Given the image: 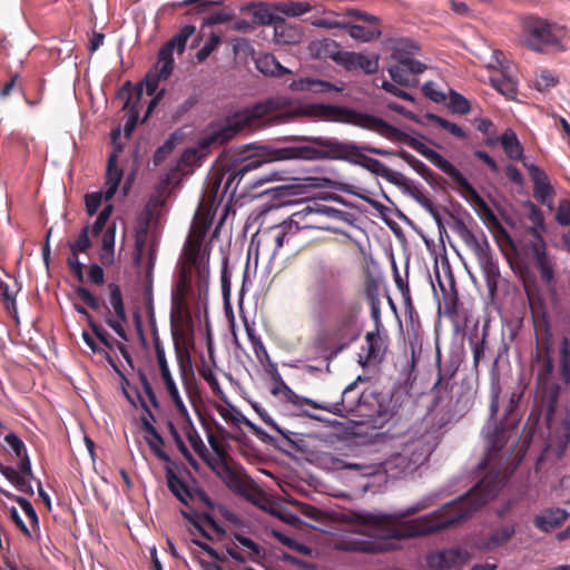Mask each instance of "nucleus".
I'll return each instance as SVG.
<instances>
[{
    "instance_id": "obj_1",
    "label": "nucleus",
    "mask_w": 570,
    "mask_h": 570,
    "mask_svg": "<svg viewBox=\"0 0 570 570\" xmlns=\"http://www.w3.org/2000/svg\"><path fill=\"white\" fill-rule=\"evenodd\" d=\"M286 106L287 100L284 98H269L233 112L227 116L222 124L228 129L230 138L233 139L236 134L254 126L259 119L274 111H281L275 116L279 122H287L302 117L346 122L373 131L390 141L407 145L444 173L453 184L464 190V175L451 161L434 149L428 147L417 138L410 136L377 116L343 106L327 104H309L282 111Z\"/></svg>"
},
{
    "instance_id": "obj_2",
    "label": "nucleus",
    "mask_w": 570,
    "mask_h": 570,
    "mask_svg": "<svg viewBox=\"0 0 570 570\" xmlns=\"http://www.w3.org/2000/svg\"><path fill=\"white\" fill-rule=\"evenodd\" d=\"M432 391L434 397L428 412L406 431L392 433L387 430L375 434L377 441L400 448L385 460V473L394 478L413 474L439 446L442 430L463 417L472 406L470 396L453 382V374L446 379L439 374Z\"/></svg>"
},
{
    "instance_id": "obj_3",
    "label": "nucleus",
    "mask_w": 570,
    "mask_h": 570,
    "mask_svg": "<svg viewBox=\"0 0 570 570\" xmlns=\"http://www.w3.org/2000/svg\"><path fill=\"white\" fill-rule=\"evenodd\" d=\"M304 303L311 322L323 333L317 342L326 338L335 344L327 360L358 340L362 302L350 295L340 271L325 265L315 268L304 285Z\"/></svg>"
},
{
    "instance_id": "obj_4",
    "label": "nucleus",
    "mask_w": 570,
    "mask_h": 570,
    "mask_svg": "<svg viewBox=\"0 0 570 570\" xmlns=\"http://www.w3.org/2000/svg\"><path fill=\"white\" fill-rule=\"evenodd\" d=\"M502 488L499 475L487 474L468 493L458 500L445 504L441 510L407 522H401L406 517L415 514L426 507L425 502H417L406 509L394 512L391 517L400 524L391 529L386 538L410 539L429 535L453 524L469 519L476 510L493 500Z\"/></svg>"
},
{
    "instance_id": "obj_5",
    "label": "nucleus",
    "mask_w": 570,
    "mask_h": 570,
    "mask_svg": "<svg viewBox=\"0 0 570 570\" xmlns=\"http://www.w3.org/2000/svg\"><path fill=\"white\" fill-rule=\"evenodd\" d=\"M317 147L291 146L276 151L277 159H304L316 160L323 158L346 160L358 165L371 174L384 178L399 188L406 177L401 171L393 170L376 158L365 155L364 146L350 141H341L336 138L320 137L315 140Z\"/></svg>"
},
{
    "instance_id": "obj_6",
    "label": "nucleus",
    "mask_w": 570,
    "mask_h": 570,
    "mask_svg": "<svg viewBox=\"0 0 570 570\" xmlns=\"http://www.w3.org/2000/svg\"><path fill=\"white\" fill-rule=\"evenodd\" d=\"M358 381H361V376L342 391L341 397L336 402H317L289 391L293 397L292 404L297 407L308 405L334 415L351 417L355 423L381 429L393 417L394 412L383 405L373 392H361Z\"/></svg>"
},
{
    "instance_id": "obj_7",
    "label": "nucleus",
    "mask_w": 570,
    "mask_h": 570,
    "mask_svg": "<svg viewBox=\"0 0 570 570\" xmlns=\"http://www.w3.org/2000/svg\"><path fill=\"white\" fill-rule=\"evenodd\" d=\"M451 229L475 255L483 273L487 287L490 293H493L498 287L500 269L498 263L493 258L492 249L485 234L483 232H473V229H471L460 216L451 214Z\"/></svg>"
},
{
    "instance_id": "obj_8",
    "label": "nucleus",
    "mask_w": 570,
    "mask_h": 570,
    "mask_svg": "<svg viewBox=\"0 0 570 570\" xmlns=\"http://www.w3.org/2000/svg\"><path fill=\"white\" fill-rule=\"evenodd\" d=\"M276 151L277 149H274L272 153H265L264 147L259 148V151L252 148L238 151L226 167L223 197L228 195L230 199L234 198L240 183L249 174L259 169L266 163L278 160Z\"/></svg>"
},
{
    "instance_id": "obj_9",
    "label": "nucleus",
    "mask_w": 570,
    "mask_h": 570,
    "mask_svg": "<svg viewBox=\"0 0 570 570\" xmlns=\"http://www.w3.org/2000/svg\"><path fill=\"white\" fill-rule=\"evenodd\" d=\"M569 38L564 26L540 18H530L524 24V43L535 52L564 51Z\"/></svg>"
},
{
    "instance_id": "obj_10",
    "label": "nucleus",
    "mask_w": 570,
    "mask_h": 570,
    "mask_svg": "<svg viewBox=\"0 0 570 570\" xmlns=\"http://www.w3.org/2000/svg\"><path fill=\"white\" fill-rule=\"evenodd\" d=\"M6 446L2 448L10 456L17 459V466L2 465L4 476L19 492L32 494L31 485L32 470L28 451L23 441L13 432L3 436Z\"/></svg>"
},
{
    "instance_id": "obj_11",
    "label": "nucleus",
    "mask_w": 570,
    "mask_h": 570,
    "mask_svg": "<svg viewBox=\"0 0 570 570\" xmlns=\"http://www.w3.org/2000/svg\"><path fill=\"white\" fill-rule=\"evenodd\" d=\"M500 407V389L499 386L492 387L491 390V403H490V417L484 424L482 429V434L484 436L485 446L488 451V455L491 452H497L501 450L507 441L509 430L507 424H509L508 420H503L501 417L500 421H497V414Z\"/></svg>"
},
{
    "instance_id": "obj_12",
    "label": "nucleus",
    "mask_w": 570,
    "mask_h": 570,
    "mask_svg": "<svg viewBox=\"0 0 570 570\" xmlns=\"http://www.w3.org/2000/svg\"><path fill=\"white\" fill-rule=\"evenodd\" d=\"M117 160L118 155L116 151H112L108 156L105 191H95L87 194L85 196L86 212L89 216H92L97 213L101 205L102 198H105L106 200H110L117 193L120 181L122 179V169L117 167Z\"/></svg>"
},
{
    "instance_id": "obj_13",
    "label": "nucleus",
    "mask_w": 570,
    "mask_h": 570,
    "mask_svg": "<svg viewBox=\"0 0 570 570\" xmlns=\"http://www.w3.org/2000/svg\"><path fill=\"white\" fill-rule=\"evenodd\" d=\"M392 58L396 63L389 68V73L393 81L401 86H414L416 82L415 77L426 69L424 63L400 48H395Z\"/></svg>"
},
{
    "instance_id": "obj_14",
    "label": "nucleus",
    "mask_w": 570,
    "mask_h": 570,
    "mask_svg": "<svg viewBox=\"0 0 570 570\" xmlns=\"http://www.w3.org/2000/svg\"><path fill=\"white\" fill-rule=\"evenodd\" d=\"M534 240L530 243L529 248L532 259L538 269L542 282L547 286H554L556 283V262L547 252V244L537 229L532 228Z\"/></svg>"
},
{
    "instance_id": "obj_15",
    "label": "nucleus",
    "mask_w": 570,
    "mask_h": 570,
    "mask_svg": "<svg viewBox=\"0 0 570 570\" xmlns=\"http://www.w3.org/2000/svg\"><path fill=\"white\" fill-rule=\"evenodd\" d=\"M188 291H189V287L186 283L185 277H180L171 291L170 326H171L173 338L175 341L176 355L180 363L181 368H184V365H183L184 352L179 344V334H178V330H177V322L183 317V314L186 311L185 299L188 295Z\"/></svg>"
},
{
    "instance_id": "obj_16",
    "label": "nucleus",
    "mask_w": 570,
    "mask_h": 570,
    "mask_svg": "<svg viewBox=\"0 0 570 570\" xmlns=\"http://www.w3.org/2000/svg\"><path fill=\"white\" fill-rule=\"evenodd\" d=\"M523 166L532 181L534 199L549 210H553L556 190L549 175L535 164L523 161Z\"/></svg>"
},
{
    "instance_id": "obj_17",
    "label": "nucleus",
    "mask_w": 570,
    "mask_h": 570,
    "mask_svg": "<svg viewBox=\"0 0 570 570\" xmlns=\"http://www.w3.org/2000/svg\"><path fill=\"white\" fill-rule=\"evenodd\" d=\"M336 213V209L327 207L325 205H316V207L307 205L301 210L293 213L289 217L298 233L305 229L327 230L330 228L321 224V218L323 216L333 217L335 216Z\"/></svg>"
},
{
    "instance_id": "obj_18",
    "label": "nucleus",
    "mask_w": 570,
    "mask_h": 570,
    "mask_svg": "<svg viewBox=\"0 0 570 570\" xmlns=\"http://www.w3.org/2000/svg\"><path fill=\"white\" fill-rule=\"evenodd\" d=\"M153 342H154L157 363L159 366L160 376L165 384L167 393L170 396V399H171L173 403L175 404V406L177 407V410L180 413H187V409L184 404V401L180 396L179 390H178V387L175 383V380L173 377V374L170 372V368H169V365H168V362L166 358L165 348L161 344L159 336L155 335L153 338Z\"/></svg>"
},
{
    "instance_id": "obj_19",
    "label": "nucleus",
    "mask_w": 570,
    "mask_h": 570,
    "mask_svg": "<svg viewBox=\"0 0 570 570\" xmlns=\"http://www.w3.org/2000/svg\"><path fill=\"white\" fill-rule=\"evenodd\" d=\"M138 402L140 403L141 407L145 411V415L141 416V424L145 432L148 434L145 439L147 444L149 445L151 452L163 462H170L169 455L164 451V439L158 433L156 428L153 425L151 421L155 420L153 412L150 411L149 406L147 405L146 401L141 396L139 392H137L136 395Z\"/></svg>"
},
{
    "instance_id": "obj_20",
    "label": "nucleus",
    "mask_w": 570,
    "mask_h": 570,
    "mask_svg": "<svg viewBox=\"0 0 570 570\" xmlns=\"http://www.w3.org/2000/svg\"><path fill=\"white\" fill-rule=\"evenodd\" d=\"M387 350L386 335L381 331H371L365 335V345L360 353V364L362 366L380 364Z\"/></svg>"
},
{
    "instance_id": "obj_21",
    "label": "nucleus",
    "mask_w": 570,
    "mask_h": 570,
    "mask_svg": "<svg viewBox=\"0 0 570 570\" xmlns=\"http://www.w3.org/2000/svg\"><path fill=\"white\" fill-rule=\"evenodd\" d=\"M298 232L291 217L262 232V242L272 248L275 255L285 244H289L297 236Z\"/></svg>"
},
{
    "instance_id": "obj_22",
    "label": "nucleus",
    "mask_w": 570,
    "mask_h": 570,
    "mask_svg": "<svg viewBox=\"0 0 570 570\" xmlns=\"http://www.w3.org/2000/svg\"><path fill=\"white\" fill-rule=\"evenodd\" d=\"M109 304L114 309L115 315L108 317L106 323L108 326L122 340L128 341L124 324L127 323V314L122 301L121 289L118 284L110 283L108 285Z\"/></svg>"
},
{
    "instance_id": "obj_23",
    "label": "nucleus",
    "mask_w": 570,
    "mask_h": 570,
    "mask_svg": "<svg viewBox=\"0 0 570 570\" xmlns=\"http://www.w3.org/2000/svg\"><path fill=\"white\" fill-rule=\"evenodd\" d=\"M469 552L461 548H450L431 552L426 556V563L434 570H450L469 560Z\"/></svg>"
},
{
    "instance_id": "obj_24",
    "label": "nucleus",
    "mask_w": 570,
    "mask_h": 570,
    "mask_svg": "<svg viewBox=\"0 0 570 570\" xmlns=\"http://www.w3.org/2000/svg\"><path fill=\"white\" fill-rule=\"evenodd\" d=\"M230 140L232 138L228 129L223 126L222 121H217L210 122L208 125V127L198 138L196 145L202 151H205L207 155H209L212 148L219 147Z\"/></svg>"
},
{
    "instance_id": "obj_25",
    "label": "nucleus",
    "mask_w": 570,
    "mask_h": 570,
    "mask_svg": "<svg viewBox=\"0 0 570 570\" xmlns=\"http://www.w3.org/2000/svg\"><path fill=\"white\" fill-rule=\"evenodd\" d=\"M569 518V512L562 508L544 509L533 518V525L544 533H550L561 527Z\"/></svg>"
},
{
    "instance_id": "obj_26",
    "label": "nucleus",
    "mask_w": 570,
    "mask_h": 570,
    "mask_svg": "<svg viewBox=\"0 0 570 570\" xmlns=\"http://www.w3.org/2000/svg\"><path fill=\"white\" fill-rule=\"evenodd\" d=\"M335 469L348 470L360 476H372L385 472V461L377 463H368L365 461H351L347 459H335L333 461Z\"/></svg>"
},
{
    "instance_id": "obj_27",
    "label": "nucleus",
    "mask_w": 570,
    "mask_h": 570,
    "mask_svg": "<svg viewBox=\"0 0 570 570\" xmlns=\"http://www.w3.org/2000/svg\"><path fill=\"white\" fill-rule=\"evenodd\" d=\"M438 279L440 276L438 275ZM440 289L442 293V302L439 301V312L450 318L458 315L459 297L454 288V282L451 278L449 288H446L441 281H439Z\"/></svg>"
},
{
    "instance_id": "obj_28",
    "label": "nucleus",
    "mask_w": 570,
    "mask_h": 570,
    "mask_svg": "<svg viewBox=\"0 0 570 570\" xmlns=\"http://www.w3.org/2000/svg\"><path fill=\"white\" fill-rule=\"evenodd\" d=\"M118 95L120 97L127 96V99L124 105V109H129L128 119L125 124V131L127 134L131 132V130L135 128L137 121H138V109L136 105L131 106V100L136 99L139 100L141 97V90H131L130 82H126L121 89L119 90Z\"/></svg>"
},
{
    "instance_id": "obj_29",
    "label": "nucleus",
    "mask_w": 570,
    "mask_h": 570,
    "mask_svg": "<svg viewBox=\"0 0 570 570\" xmlns=\"http://www.w3.org/2000/svg\"><path fill=\"white\" fill-rule=\"evenodd\" d=\"M303 38V32L299 28L291 26L284 19H281L274 24V41L277 45H292L298 43Z\"/></svg>"
},
{
    "instance_id": "obj_30",
    "label": "nucleus",
    "mask_w": 570,
    "mask_h": 570,
    "mask_svg": "<svg viewBox=\"0 0 570 570\" xmlns=\"http://www.w3.org/2000/svg\"><path fill=\"white\" fill-rule=\"evenodd\" d=\"M166 481L169 491L183 504L188 505L193 499V493L186 483L174 470H166Z\"/></svg>"
},
{
    "instance_id": "obj_31",
    "label": "nucleus",
    "mask_w": 570,
    "mask_h": 570,
    "mask_svg": "<svg viewBox=\"0 0 570 570\" xmlns=\"http://www.w3.org/2000/svg\"><path fill=\"white\" fill-rule=\"evenodd\" d=\"M256 68L259 72L271 77H282L292 73V71L279 63V61L272 53L259 56L255 61Z\"/></svg>"
},
{
    "instance_id": "obj_32",
    "label": "nucleus",
    "mask_w": 570,
    "mask_h": 570,
    "mask_svg": "<svg viewBox=\"0 0 570 570\" xmlns=\"http://www.w3.org/2000/svg\"><path fill=\"white\" fill-rule=\"evenodd\" d=\"M515 534V523H507L495 528L483 543L485 550L499 548L509 542Z\"/></svg>"
},
{
    "instance_id": "obj_33",
    "label": "nucleus",
    "mask_w": 570,
    "mask_h": 570,
    "mask_svg": "<svg viewBox=\"0 0 570 570\" xmlns=\"http://www.w3.org/2000/svg\"><path fill=\"white\" fill-rule=\"evenodd\" d=\"M340 548L344 550L373 552L381 549V544L370 540V538L363 533H352L341 542Z\"/></svg>"
},
{
    "instance_id": "obj_34",
    "label": "nucleus",
    "mask_w": 570,
    "mask_h": 570,
    "mask_svg": "<svg viewBox=\"0 0 570 570\" xmlns=\"http://www.w3.org/2000/svg\"><path fill=\"white\" fill-rule=\"evenodd\" d=\"M344 29L347 30V33L351 38L362 42H370L372 40L379 39L382 36L380 26H361L346 22L344 23Z\"/></svg>"
},
{
    "instance_id": "obj_35",
    "label": "nucleus",
    "mask_w": 570,
    "mask_h": 570,
    "mask_svg": "<svg viewBox=\"0 0 570 570\" xmlns=\"http://www.w3.org/2000/svg\"><path fill=\"white\" fill-rule=\"evenodd\" d=\"M397 157L403 159L417 175H420L430 186L436 183L434 173L419 158L405 150H400Z\"/></svg>"
},
{
    "instance_id": "obj_36",
    "label": "nucleus",
    "mask_w": 570,
    "mask_h": 570,
    "mask_svg": "<svg viewBox=\"0 0 570 570\" xmlns=\"http://www.w3.org/2000/svg\"><path fill=\"white\" fill-rule=\"evenodd\" d=\"M399 189L403 194L411 196L426 212H432L434 209L435 204L432 199L424 195L421 188L410 178L405 177L402 185L399 186Z\"/></svg>"
},
{
    "instance_id": "obj_37",
    "label": "nucleus",
    "mask_w": 570,
    "mask_h": 570,
    "mask_svg": "<svg viewBox=\"0 0 570 570\" xmlns=\"http://www.w3.org/2000/svg\"><path fill=\"white\" fill-rule=\"evenodd\" d=\"M500 141L505 155L513 160H519L523 156V146L517 134L512 129H507L500 137Z\"/></svg>"
},
{
    "instance_id": "obj_38",
    "label": "nucleus",
    "mask_w": 570,
    "mask_h": 570,
    "mask_svg": "<svg viewBox=\"0 0 570 570\" xmlns=\"http://www.w3.org/2000/svg\"><path fill=\"white\" fill-rule=\"evenodd\" d=\"M196 28L193 24L183 26L178 32L173 36L163 47L161 49L167 50L174 53V50H178L179 53H183L186 47L188 39L195 33Z\"/></svg>"
},
{
    "instance_id": "obj_39",
    "label": "nucleus",
    "mask_w": 570,
    "mask_h": 570,
    "mask_svg": "<svg viewBox=\"0 0 570 570\" xmlns=\"http://www.w3.org/2000/svg\"><path fill=\"white\" fill-rule=\"evenodd\" d=\"M490 83L503 96L514 99L518 94V83L512 76L505 71L490 78Z\"/></svg>"
},
{
    "instance_id": "obj_40",
    "label": "nucleus",
    "mask_w": 570,
    "mask_h": 570,
    "mask_svg": "<svg viewBox=\"0 0 570 570\" xmlns=\"http://www.w3.org/2000/svg\"><path fill=\"white\" fill-rule=\"evenodd\" d=\"M116 225L109 226L102 235L100 261L104 265H110L115 259Z\"/></svg>"
},
{
    "instance_id": "obj_41",
    "label": "nucleus",
    "mask_w": 570,
    "mask_h": 570,
    "mask_svg": "<svg viewBox=\"0 0 570 570\" xmlns=\"http://www.w3.org/2000/svg\"><path fill=\"white\" fill-rule=\"evenodd\" d=\"M7 277L13 282V288L10 287L8 283L2 282V303L6 304L7 312L13 317V320L19 323L17 306H16V294L20 291L16 278L7 275Z\"/></svg>"
},
{
    "instance_id": "obj_42",
    "label": "nucleus",
    "mask_w": 570,
    "mask_h": 570,
    "mask_svg": "<svg viewBox=\"0 0 570 570\" xmlns=\"http://www.w3.org/2000/svg\"><path fill=\"white\" fill-rule=\"evenodd\" d=\"M570 442V416L560 421L552 435V444L558 448V455L564 453Z\"/></svg>"
},
{
    "instance_id": "obj_43",
    "label": "nucleus",
    "mask_w": 570,
    "mask_h": 570,
    "mask_svg": "<svg viewBox=\"0 0 570 570\" xmlns=\"http://www.w3.org/2000/svg\"><path fill=\"white\" fill-rule=\"evenodd\" d=\"M218 478L234 493H237V494L245 493L246 483L232 466H229L227 470H225L223 473H220L218 475Z\"/></svg>"
},
{
    "instance_id": "obj_44",
    "label": "nucleus",
    "mask_w": 570,
    "mask_h": 570,
    "mask_svg": "<svg viewBox=\"0 0 570 570\" xmlns=\"http://www.w3.org/2000/svg\"><path fill=\"white\" fill-rule=\"evenodd\" d=\"M218 478L234 493H237V494L245 493L246 483L232 466H229L227 470H225L223 473H220L218 475Z\"/></svg>"
},
{
    "instance_id": "obj_45",
    "label": "nucleus",
    "mask_w": 570,
    "mask_h": 570,
    "mask_svg": "<svg viewBox=\"0 0 570 570\" xmlns=\"http://www.w3.org/2000/svg\"><path fill=\"white\" fill-rule=\"evenodd\" d=\"M522 396H523V389H521V387H517L510 393L509 400L504 405V413L502 416L503 420H508V421L511 420V421H513V423L515 421H518L517 410L519 407Z\"/></svg>"
},
{
    "instance_id": "obj_46",
    "label": "nucleus",
    "mask_w": 570,
    "mask_h": 570,
    "mask_svg": "<svg viewBox=\"0 0 570 570\" xmlns=\"http://www.w3.org/2000/svg\"><path fill=\"white\" fill-rule=\"evenodd\" d=\"M336 52H341V48L333 39H323L315 43V53L320 59H332L335 62Z\"/></svg>"
},
{
    "instance_id": "obj_47",
    "label": "nucleus",
    "mask_w": 570,
    "mask_h": 570,
    "mask_svg": "<svg viewBox=\"0 0 570 570\" xmlns=\"http://www.w3.org/2000/svg\"><path fill=\"white\" fill-rule=\"evenodd\" d=\"M174 69V57L173 52H169L164 49H159L158 52V62H157V73L161 80H166L169 78Z\"/></svg>"
},
{
    "instance_id": "obj_48",
    "label": "nucleus",
    "mask_w": 570,
    "mask_h": 570,
    "mask_svg": "<svg viewBox=\"0 0 570 570\" xmlns=\"http://www.w3.org/2000/svg\"><path fill=\"white\" fill-rule=\"evenodd\" d=\"M428 119L431 122H433L434 125L446 130L449 134H451L452 136H454L456 138H460V139L466 138V132L462 127H460L459 125H456L454 122L449 121L448 119H445L439 115L429 114Z\"/></svg>"
},
{
    "instance_id": "obj_49",
    "label": "nucleus",
    "mask_w": 570,
    "mask_h": 570,
    "mask_svg": "<svg viewBox=\"0 0 570 570\" xmlns=\"http://www.w3.org/2000/svg\"><path fill=\"white\" fill-rule=\"evenodd\" d=\"M207 156L205 151H202L199 147L195 145V147L187 148L183 153L180 163L186 167H200Z\"/></svg>"
},
{
    "instance_id": "obj_50",
    "label": "nucleus",
    "mask_w": 570,
    "mask_h": 570,
    "mask_svg": "<svg viewBox=\"0 0 570 570\" xmlns=\"http://www.w3.org/2000/svg\"><path fill=\"white\" fill-rule=\"evenodd\" d=\"M272 534L275 539H277L282 544L286 546L287 548H289L298 553L305 554V556L312 554L311 547H308L302 542H298L297 540L286 535L282 531L273 530Z\"/></svg>"
},
{
    "instance_id": "obj_51",
    "label": "nucleus",
    "mask_w": 570,
    "mask_h": 570,
    "mask_svg": "<svg viewBox=\"0 0 570 570\" xmlns=\"http://www.w3.org/2000/svg\"><path fill=\"white\" fill-rule=\"evenodd\" d=\"M448 107L458 115H466L471 110L469 100L453 89H450Z\"/></svg>"
},
{
    "instance_id": "obj_52",
    "label": "nucleus",
    "mask_w": 570,
    "mask_h": 570,
    "mask_svg": "<svg viewBox=\"0 0 570 570\" xmlns=\"http://www.w3.org/2000/svg\"><path fill=\"white\" fill-rule=\"evenodd\" d=\"M233 17H234V12L232 9H228V8H223L215 12H210L206 17L203 18L202 29H204L206 27L228 22L233 19Z\"/></svg>"
},
{
    "instance_id": "obj_53",
    "label": "nucleus",
    "mask_w": 570,
    "mask_h": 570,
    "mask_svg": "<svg viewBox=\"0 0 570 570\" xmlns=\"http://www.w3.org/2000/svg\"><path fill=\"white\" fill-rule=\"evenodd\" d=\"M278 10L287 17H301L312 10V6L305 1H289L282 3Z\"/></svg>"
},
{
    "instance_id": "obj_54",
    "label": "nucleus",
    "mask_w": 570,
    "mask_h": 570,
    "mask_svg": "<svg viewBox=\"0 0 570 570\" xmlns=\"http://www.w3.org/2000/svg\"><path fill=\"white\" fill-rule=\"evenodd\" d=\"M358 68L367 75L375 73L379 70V55L358 52L357 69Z\"/></svg>"
},
{
    "instance_id": "obj_55",
    "label": "nucleus",
    "mask_w": 570,
    "mask_h": 570,
    "mask_svg": "<svg viewBox=\"0 0 570 570\" xmlns=\"http://www.w3.org/2000/svg\"><path fill=\"white\" fill-rule=\"evenodd\" d=\"M91 246L89 238V226H85L78 238L75 242L69 243L70 253L78 254L85 253Z\"/></svg>"
},
{
    "instance_id": "obj_56",
    "label": "nucleus",
    "mask_w": 570,
    "mask_h": 570,
    "mask_svg": "<svg viewBox=\"0 0 570 570\" xmlns=\"http://www.w3.org/2000/svg\"><path fill=\"white\" fill-rule=\"evenodd\" d=\"M266 373L271 376V379L279 384L283 390H284V395L286 397V400L292 403V395L289 394V391H293L289 386L286 385V383L283 381L279 372H278V368H277V364L274 363L273 361L268 362V363H265V366H264Z\"/></svg>"
},
{
    "instance_id": "obj_57",
    "label": "nucleus",
    "mask_w": 570,
    "mask_h": 570,
    "mask_svg": "<svg viewBox=\"0 0 570 570\" xmlns=\"http://www.w3.org/2000/svg\"><path fill=\"white\" fill-rule=\"evenodd\" d=\"M560 370L566 382L570 381V347L567 338L561 342Z\"/></svg>"
},
{
    "instance_id": "obj_58",
    "label": "nucleus",
    "mask_w": 570,
    "mask_h": 570,
    "mask_svg": "<svg viewBox=\"0 0 570 570\" xmlns=\"http://www.w3.org/2000/svg\"><path fill=\"white\" fill-rule=\"evenodd\" d=\"M337 58H335V62L346 70L352 71L357 69V60L358 52H351L341 50V52H336Z\"/></svg>"
},
{
    "instance_id": "obj_59",
    "label": "nucleus",
    "mask_w": 570,
    "mask_h": 570,
    "mask_svg": "<svg viewBox=\"0 0 570 570\" xmlns=\"http://www.w3.org/2000/svg\"><path fill=\"white\" fill-rule=\"evenodd\" d=\"M220 42V36L216 32H210L209 39L206 43L197 51L196 58L199 62L204 61L206 58L210 56V53L216 49V47Z\"/></svg>"
},
{
    "instance_id": "obj_60",
    "label": "nucleus",
    "mask_w": 570,
    "mask_h": 570,
    "mask_svg": "<svg viewBox=\"0 0 570 570\" xmlns=\"http://www.w3.org/2000/svg\"><path fill=\"white\" fill-rule=\"evenodd\" d=\"M422 91L426 98L435 104H443L446 100V95L441 91L434 81H428L423 85Z\"/></svg>"
},
{
    "instance_id": "obj_61",
    "label": "nucleus",
    "mask_w": 570,
    "mask_h": 570,
    "mask_svg": "<svg viewBox=\"0 0 570 570\" xmlns=\"http://www.w3.org/2000/svg\"><path fill=\"white\" fill-rule=\"evenodd\" d=\"M244 425L247 426L259 441L271 446L277 448V440L264 431L261 426L252 422L249 419H247Z\"/></svg>"
},
{
    "instance_id": "obj_62",
    "label": "nucleus",
    "mask_w": 570,
    "mask_h": 570,
    "mask_svg": "<svg viewBox=\"0 0 570 570\" xmlns=\"http://www.w3.org/2000/svg\"><path fill=\"white\" fill-rule=\"evenodd\" d=\"M244 425L247 426L259 441L271 446L277 448V440L264 431L261 426L252 422L249 419H247Z\"/></svg>"
},
{
    "instance_id": "obj_63",
    "label": "nucleus",
    "mask_w": 570,
    "mask_h": 570,
    "mask_svg": "<svg viewBox=\"0 0 570 570\" xmlns=\"http://www.w3.org/2000/svg\"><path fill=\"white\" fill-rule=\"evenodd\" d=\"M558 83V78L549 70H543L537 77L534 87L539 91L548 90Z\"/></svg>"
},
{
    "instance_id": "obj_64",
    "label": "nucleus",
    "mask_w": 570,
    "mask_h": 570,
    "mask_svg": "<svg viewBox=\"0 0 570 570\" xmlns=\"http://www.w3.org/2000/svg\"><path fill=\"white\" fill-rule=\"evenodd\" d=\"M554 219L560 226L570 225V199H561L559 202Z\"/></svg>"
}]
</instances>
